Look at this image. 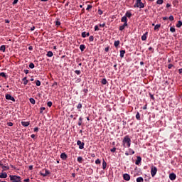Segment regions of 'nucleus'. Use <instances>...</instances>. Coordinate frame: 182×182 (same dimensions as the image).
<instances>
[{"label": "nucleus", "instance_id": "nucleus-1", "mask_svg": "<svg viewBox=\"0 0 182 182\" xmlns=\"http://www.w3.org/2000/svg\"><path fill=\"white\" fill-rule=\"evenodd\" d=\"M122 144L124 147H128V148L130 147V146L132 145V139H130V137H129L128 135L124 137V139L122 141Z\"/></svg>", "mask_w": 182, "mask_h": 182}, {"label": "nucleus", "instance_id": "nucleus-2", "mask_svg": "<svg viewBox=\"0 0 182 182\" xmlns=\"http://www.w3.org/2000/svg\"><path fill=\"white\" fill-rule=\"evenodd\" d=\"M121 22H124V24L122 26H119V31H123L127 26V17L123 16L121 19Z\"/></svg>", "mask_w": 182, "mask_h": 182}, {"label": "nucleus", "instance_id": "nucleus-3", "mask_svg": "<svg viewBox=\"0 0 182 182\" xmlns=\"http://www.w3.org/2000/svg\"><path fill=\"white\" fill-rule=\"evenodd\" d=\"M134 8H140V9L144 8V4L141 2V0H136Z\"/></svg>", "mask_w": 182, "mask_h": 182}, {"label": "nucleus", "instance_id": "nucleus-4", "mask_svg": "<svg viewBox=\"0 0 182 182\" xmlns=\"http://www.w3.org/2000/svg\"><path fill=\"white\" fill-rule=\"evenodd\" d=\"M10 181L12 182H21V176H18L16 175H10L9 176Z\"/></svg>", "mask_w": 182, "mask_h": 182}, {"label": "nucleus", "instance_id": "nucleus-5", "mask_svg": "<svg viewBox=\"0 0 182 182\" xmlns=\"http://www.w3.org/2000/svg\"><path fill=\"white\" fill-rule=\"evenodd\" d=\"M40 174L43 176V177H46V176H49V174H50V172H49L48 169L45 168L41 171Z\"/></svg>", "mask_w": 182, "mask_h": 182}, {"label": "nucleus", "instance_id": "nucleus-6", "mask_svg": "<svg viewBox=\"0 0 182 182\" xmlns=\"http://www.w3.org/2000/svg\"><path fill=\"white\" fill-rule=\"evenodd\" d=\"M157 174V168L156 166H152L151 168V175L154 177Z\"/></svg>", "mask_w": 182, "mask_h": 182}, {"label": "nucleus", "instance_id": "nucleus-7", "mask_svg": "<svg viewBox=\"0 0 182 182\" xmlns=\"http://www.w3.org/2000/svg\"><path fill=\"white\" fill-rule=\"evenodd\" d=\"M77 146H79V149L80 150H82V149L85 147V143H83V142L82 143V141L80 140H78L77 141Z\"/></svg>", "mask_w": 182, "mask_h": 182}, {"label": "nucleus", "instance_id": "nucleus-8", "mask_svg": "<svg viewBox=\"0 0 182 182\" xmlns=\"http://www.w3.org/2000/svg\"><path fill=\"white\" fill-rule=\"evenodd\" d=\"M6 100H11L12 102H15V98L9 94L6 95Z\"/></svg>", "mask_w": 182, "mask_h": 182}, {"label": "nucleus", "instance_id": "nucleus-9", "mask_svg": "<svg viewBox=\"0 0 182 182\" xmlns=\"http://www.w3.org/2000/svg\"><path fill=\"white\" fill-rule=\"evenodd\" d=\"M176 178V173H172L169 174V178L170 180H171L172 181H173V180H175Z\"/></svg>", "mask_w": 182, "mask_h": 182}, {"label": "nucleus", "instance_id": "nucleus-10", "mask_svg": "<svg viewBox=\"0 0 182 182\" xmlns=\"http://www.w3.org/2000/svg\"><path fill=\"white\" fill-rule=\"evenodd\" d=\"M123 178H124V180H125L126 181H129L130 180V175L127 173H124L123 175Z\"/></svg>", "mask_w": 182, "mask_h": 182}, {"label": "nucleus", "instance_id": "nucleus-11", "mask_svg": "<svg viewBox=\"0 0 182 182\" xmlns=\"http://www.w3.org/2000/svg\"><path fill=\"white\" fill-rule=\"evenodd\" d=\"M8 174L6 172L0 173V178H6Z\"/></svg>", "mask_w": 182, "mask_h": 182}, {"label": "nucleus", "instance_id": "nucleus-12", "mask_svg": "<svg viewBox=\"0 0 182 182\" xmlns=\"http://www.w3.org/2000/svg\"><path fill=\"white\" fill-rule=\"evenodd\" d=\"M141 162V157L137 156L135 164H136V166H138V164H140Z\"/></svg>", "mask_w": 182, "mask_h": 182}, {"label": "nucleus", "instance_id": "nucleus-13", "mask_svg": "<svg viewBox=\"0 0 182 182\" xmlns=\"http://www.w3.org/2000/svg\"><path fill=\"white\" fill-rule=\"evenodd\" d=\"M106 167H107V163H106V161H105V159H103V161H102V168H103V170H106Z\"/></svg>", "mask_w": 182, "mask_h": 182}, {"label": "nucleus", "instance_id": "nucleus-14", "mask_svg": "<svg viewBox=\"0 0 182 182\" xmlns=\"http://www.w3.org/2000/svg\"><path fill=\"white\" fill-rule=\"evenodd\" d=\"M60 157L63 160H66V159H68V156L65 153H62L60 154Z\"/></svg>", "mask_w": 182, "mask_h": 182}, {"label": "nucleus", "instance_id": "nucleus-15", "mask_svg": "<svg viewBox=\"0 0 182 182\" xmlns=\"http://www.w3.org/2000/svg\"><path fill=\"white\" fill-rule=\"evenodd\" d=\"M21 124L24 127H28V126H29V122H21Z\"/></svg>", "mask_w": 182, "mask_h": 182}, {"label": "nucleus", "instance_id": "nucleus-16", "mask_svg": "<svg viewBox=\"0 0 182 182\" xmlns=\"http://www.w3.org/2000/svg\"><path fill=\"white\" fill-rule=\"evenodd\" d=\"M126 16V18H132V13H130V11H127L125 16Z\"/></svg>", "mask_w": 182, "mask_h": 182}, {"label": "nucleus", "instance_id": "nucleus-17", "mask_svg": "<svg viewBox=\"0 0 182 182\" xmlns=\"http://www.w3.org/2000/svg\"><path fill=\"white\" fill-rule=\"evenodd\" d=\"M161 26V24H156L154 26V31H159V29H160Z\"/></svg>", "mask_w": 182, "mask_h": 182}, {"label": "nucleus", "instance_id": "nucleus-18", "mask_svg": "<svg viewBox=\"0 0 182 182\" xmlns=\"http://www.w3.org/2000/svg\"><path fill=\"white\" fill-rule=\"evenodd\" d=\"M80 49L81 52H83V50H85V49H86V46H85V45L82 44L80 46Z\"/></svg>", "mask_w": 182, "mask_h": 182}, {"label": "nucleus", "instance_id": "nucleus-19", "mask_svg": "<svg viewBox=\"0 0 182 182\" xmlns=\"http://www.w3.org/2000/svg\"><path fill=\"white\" fill-rule=\"evenodd\" d=\"M47 56H48V58H52V57L53 56V53L52 51H48V52L47 53Z\"/></svg>", "mask_w": 182, "mask_h": 182}, {"label": "nucleus", "instance_id": "nucleus-20", "mask_svg": "<svg viewBox=\"0 0 182 182\" xmlns=\"http://www.w3.org/2000/svg\"><path fill=\"white\" fill-rule=\"evenodd\" d=\"M126 53L125 50H121L120 51V58H124V54Z\"/></svg>", "mask_w": 182, "mask_h": 182}, {"label": "nucleus", "instance_id": "nucleus-21", "mask_svg": "<svg viewBox=\"0 0 182 182\" xmlns=\"http://www.w3.org/2000/svg\"><path fill=\"white\" fill-rule=\"evenodd\" d=\"M182 26V22L181 21H178V23L176 24V28H181Z\"/></svg>", "mask_w": 182, "mask_h": 182}, {"label": "nucleus", "instance_id": "nucleus-22", "mask_svg": "<svg viewBox=\"0 0 182 182\" xmlns=\"http://www.w3.org/2000/svg\"><path fill=\"white\" fill-rule=\"evenodd\" d=\"M144 181V179H143V177H139L136 178V182H143Z\"/></svg>", "mask_w": 182, "mask_h": 182}, {"label": "nucleus", "instance_id": "nucleus-23", "mask_svg": "<svg viewBox=\"0 0 182 182\" xmlns=\"http://www.w3.org/2000/svg\"><path fill=\"white\" fill-rule=\"evenodd\" d=\"M119 45H120V41H114V46H115V48H117V46H119Z\"/></svg>", "mask_w": 182, "mask_h": 182}, {"label": "nucleus", "instance_id": "nucleus-24", "mask_svg": "<svg viewBox=\"0 0 182 182\" xmlns=\"http://www.w3.org/2000/svg\"><path fill=\"white\" fill-rule=\"evenodd\" d=\"M23 85H28V80L26 77L23 78Z\"/></svg>", "mask_w": 182, "mask_h": 182}, {"label": "nucleus", "instance_id": "nucleus-25", "mask_svg": "<svg viewBox=\"0 0 182 182\" xmlns=\"http://www.w3.org/2000/svg\"><path fill=\"white\" fill-rule=\"evenodd\" d=\"M2 168H3L4 171H6V170H9V166H3Z\"/></svg>", "mask_w": 182, "mask_h": 182}, {"label": "nucleus", "instance_id": "nucleus-26", "mask_svg": "<svg viewBox=\"0 0 182 182\" xmlns=\"http://www.w3.org/2000/svg\"><path fill=\"white\" fill-rule=\"evenodd\" d=\"M101 83L102 85H107V80H106V78L102 79V81H101Z\"/></svg>", "mask_w": 182, "mask_h": 182}, {"label": "nucleus", "instance_id": "nucleus-27", "mask_svg": "<svg viewBox=\"0 0 182 182\" xmlns=\"http://www.w3.org/2000/svg\"><path fill=\"white\" fill-rule=\"evenodd\" d=\"M30 103H31L32 105H35V103H36V102L35 101V99L33 98H30Z\"/></svg>", "mask_w": 182, "mask_h": 182}, {"label": "nucleus", "instance_id": "nucleus-28", "mask_svg": "<svg viewBox=\"0 0 182 182\" xmlns=\"http://www.w3.org/2000/svg\"><path fill=\"white\" fill-rule=\"evenodd\" d=\"M82 160H83V158H82V156H79L77 159V161H78V163H82Z\"/></svg>", "mask_w": 182, "mask_h": 182}, {"label": "nucleus", "instance_id": "nucleus-29", "mask_svg": "<svg viewBox=\"0 0 182 182\" xmlns=\"http://www.w3.org/2000/svg\"><path fill=\"white\" fill-rule=\"evenodd\" d=\"M5 49H6V47L4 45L0 47V50H1V52H5Z\"/></svg>", "mask_w": 182, "mask_h": 182}, {"label": "nucleus", "instance_id": "nucleus-30", "mask_svg": "<svg viewBox=\"0 0 182 182\" xmlns=\"http://www.w3.org/2000/svg\"><path fill=\"white\" fill-rule=\"evenodd\" d=\"M129 153L132 156V155L134 154V151H133V149H129Z\"/></svg>", "mask_w": 182, "mask_h": 182}, {"label": "nucleus", "instance_id": "nucleus-31", "mask_svg": "<svg viewBox=\"0 0 182 182\" xmlns=\"http://www.w3.org/2000/svg\"><path fill=\"white\" fill-rule=\"evenodd\" d=\"M136 120H140V113L136 112Z\"/></svg>", "mask_w": 182, "mask_h": 182}, {"label": "nucleus", "instance_id": "nucleus-32", "mask_svg": "<svg viewBox=\"0 0 182 182\" xmlns=\"http://www.w3.org/2000/svg\"><path fill=\"white\" fill-rule=\"evenodd\" d=\"M157 5H162L163 4V0H157L156 1Z\"/></svg>", "mask_w": 182, "mask_h": 182}, {"label": "nucleus", "instance_id": "nucleus-33", "mask_svg": "<svg viewBox=\"0 0 182 182\" xmlns=\"http://www.w3.org/2000/svg\"><path fill=\"white\" fill-rule=\"evenodd\" d=\"M33 68H35V64H33V63L29 64V68L30 69H33Z\"/></svg>", "mask_w": 182, "mask_h": 182}, {"label": "nucleus", "instance_id": "nucleus-34", "mask_svg": "<svg viewBox=\"0 0 182 182\" xmlns=\"http://www.w3.org/2000/svg\"><path fill=\"white\" fill-rule=\"evenodd\" d=\"M146 39H147V36H146V34H144L141 36V41H146Z\"/></svg>", "mask_w": 182, "mask_h": 182}, {"label": "nucleus", "instance_id": "nucleus-35", "mask_svg": "<svg viewBox=\"0 0 182 182\" xmlns=\"http://www.w3.org/2000/svg\"><path fill=\"white\" fill-rule=\"evenodd\" d=\"M94 39H95V37H93V36H90L89 37V41H90V42H93Z\"/></svg>", "mask_w": 182, "mask_h": 182}, {"label": "nucleus", "instance_id": "nucleus-36", "mask_svg": "<svg viewBox=\"0 0 182 182\" xmlns=\"http://www.w3.org/2000/svg\"><path fill=\"white\" fill-rule=\"evenodd\" d=\"M170 31H171V32L174 33V32H176V28L174 27H171Z\"/></svg>", "mask_w": 182, "mask_h": 182}, {"label": "nucleus", "instance_id": "nucleus-37", "mask_svg": "<svg viewBox=\"0 0 182 182\" xmlns=\"http://www.w3.org/2000/svg\"><path fill=\"white\" fill-rule=\"evenodd\" d=\"M82 108V104L79 103L77 106V109H78V110H80V109Z\"/></svg>", "mask_w": 182, "mask_h": 182}, {"label": "nucleus", "instance_id": "nucleus-38", "mask_svg": "<svg viewBox=\"0 0 182 182\" xmlns=\"http://www.w3.org/2000/svg\"><path fill=\"white\" fill-rule=\"evenodd\" d=\"M36 86H41V81L40 80H36Z\"/></svg>", "mask_w": 182, "mask_h": 182}, {"label": "nucleus", "instance_id": "nucleus-39", "mask_svg": "<svg viewBox=\"0 0 182 182\" xmlns=\"http://www.w3.org/2000/svg\"><path fill=\"white\" fill-rule=\"evenodd\" d=\"M52 105L53 103L50 101L47 103V105L48 106V107H52Z\"/></svg>", "mask_w": 182, "mask_h": 182}, {"label": "nucleus", "instance_id": "nucleus-40", "mask_svg": "<svg viewBox=\"0 0 182 182\" xmlns=\"http://www.w3.org/2000/svg\"><path fill=\"white\" fill-rule=\"evenodd\" d=\"M0 76H1L2 77H6V75L5 74V73H1Z\"/></svg>", "mask_w": 182, "mask_h": 182}, {"label": "nucleus", "instance_id": "nucleus-41", "mask_svg": "<svg viewBox=\"0 0 182 182\" xmlns=\"http://www.w3.org/2000/svg\"><path fill=\"white\" fill-rule=\"evenodd\" d=\"M75 73L76 75H80V70H76L75 71Z\"/></svg>", "mask_w": 182, "mask_h": 182}, {"label": "nucleus", "instance_id": "nucleus-42", "mask_svg": "<svg viewBox=\"0 0 182 182\" xmlns=\"http://www.w3.org/2000/svg\"><path fill=\"white\" fill-rule=\"evenodd\" d=\"M55 25H56V26H60V21H55Z\"/></svg>", "mask_w": 182, "mask_h": 182}, {"label": "nucleus", "instance_id": "nucleus-43", "mask_svg": "<svg viewBox=\"0 0 182 182\" xmlns=\"http://www.w3.org/2000/svg\"><path fill=\"white\" fill-rule=\"evenodd\" d=\"M89 9H92V5H87L86 10L89 11Z\"/></svg>", "mask_w": 182, "mask_h": 182}, {"label": "nucleus", "instance_id": "nucleus-44", "mask_svg": "<svg viewBox=\"0 0 182 182\" xmlns=\"http://www.w3.org/2000/svg\"><path fill=\"white\" fill-rule=\"evenodd\" d=\"M82 38H86V32H82Z\"/></svg>", "mask_w": 182, "mask_h": 182}, {"label": "nucleus", "instance_id": "nucleus-45", "mask_svg": "<svg viewBox=\"0 0 182 182\" xmlns=\"http://www.w3.org/2000/svg\"><path fill=\"white\" fill-rule=\"evenodd\" d=\"M95 164H100V159H97L95 161Z\"/></svg>", "mask_w": 182, "mask_h": 182}, {"label": "nucleus", "instance_id": "nucleus-46", "mask_svg": "<svg viewBox=\"0 0 182 182\" xmlns=\"http://www.w3.org/2000/svg\"><path fill=\"white\" fill-rule=\"evenodd\" d=\"M110 151H111L112 153H114V151H116V147L112 148V149L110 150Z\"/></svg>", "mask_w": 182, "mask_h": 182}, {"label": "nucleus", "instance_id": "nucleus-47", "mask_svg": "<svg viewBox=\"0 0 182 182\" xmlns=\"http://www.w3.org/2000/svg\"><path fill=\"white\" fill-rule=\"evenodd\" d=\"M33 132H39V128L35 127V128L33 129Z\"/></svg>", "mask_w": 182, "mask_h": 182}, {"label": "nucleus", "instance_id": "nucleus-48", "mask_svg": "<svg viewBox=\"0 0 182 182\" xmlns=\"http://www.w3.org/2000/svg\"><path fill=\"white\" fill-rule=\"evenodd\" d=\"M169 20H170V21H174V16H169Z\"/></svg>", "mask_w": 182, "mask_h": 182}, {"label": "nucleus", "instance_id": "nucleus-49", "mask_svg": "<svg viewBox=\"0 0 182 182\" xmlns=\"http://www.w3.org/2000/svg\"><path fill=\"white\" fill-rule=\"evenodd\" d=\"M171 68H173V64H168V68L171 69Z\"/></svg>", "mask_w": 182, "mask_h": 182}, {"label": "nucleus", "instance_id": "nucleus-50", "mask_svg": "<svg viewBox=\"0 0 182 182\" xmlns=\"http://www.w3.org/2000/svg\"><path fill=\"white\" fill-rule=\"evenodd\" d=\"M45 107H41V111H40V113H43V110H45Z\"/></svg>", "mask_w": 182, "mask_h": 182}, {"label": "nucleus", "instance_id": "nucleus-51", "mask_svg": "<svg viewBox=\"0 0 182 182\" xmlns=\"http://www.w3.org/2000/svg\"><path fill=\"white\" fill-rule=\"evenodd\" d=\"M19 0H14V1H13V5H15V4H18V1Z\"/></svg>", "mask_w": 182, "mask_h": 182}, {"label": "nucleus", "instance_id": "nucleus-52", "mask_svg": "<svg viewBox=\"0 0 182 182\" xmlns=\"http://www.w3.org/2000/svg\"><path fill=\"white\" fill-rule=\"evenodd\" d=\"M100 26H101V28H105V26H106V23L100 24Z\"/></svg>", "mask_w": 182, "mask_h": 182}, {"label": "nucleus", "instance_id": "nucleus-53", "mask_svg": "<svg viewBox=\"0 0 182 182\" xmlns=\"http://www.w3.org/2000/svg\"><path fill=\"white\" fill-rule=\"evenodd\" d=\"M7 124H8V126H10V127L14 126V123H12V122H9Z\"/></svg>", "mask_w": 182, "mask_h": 182}, {"label": "nucleus", "instance_id": "nucleus-54", "mask_svg": "<svg viewBox=\"0 0 182 182\" xmlns=\"http://www.w3.org/2000/svg\"><path fill=\"white\" fill-rule=\"evenodd\" d=\"M95 31H99V26H95Z\"/></svg>", "mask_w": 182, "mask_h": 182}, {"label": "nucleus", "instance_id": "nucleus-55", "mask_svg": "<svg viewBox=\"0 0 182 182\" xmlns=\"http://www.w3.org/2000/svg\"><path fill=\"white\" fill-rule=\"evenodd\" d=\"M173 5H176V4H178V1L177 0H175L173 1Z\"/></svg>", "mask_w": 182, "mask_h": 182}, {"label": "nucleus", "instance_id": "nucleus-56", "mask_svg": "<svg viewBox=\"0 0 182 182\" xmlns=\"http://www.w3.org/2000/svg\"><path fill=\"white\" fill-rule=\"evenodd\" d=\"M24 73H26V75H28V73H29V70H24Z\"/></svg>", "mask_w": 182, "mask_h": 182}, {"label": "nucleus", "instance_id": "nucleus-57", "mask_svg": "<svg viewBox=\"0 0 182 182\" xmlns=\"http://www.w3.org/2000/svg\"><path fill=\"white\" fill-rule=\"evenodd\" d=\"M105 52H109V48H108V47L105 48Z\"/></svg>", "mask_w": 182, "mask_h": 182}, {"label": "nucleus", "instance_id": "nucleus-58", "mask_svg": "<svg viewBox=\"0 0 182 182\" xmlns=\"http://www.w3.org/2000/svg\"><path fill=\"white\" fill-rule=\"evenodd\" d=\"M170 6H171V5L170 4H166V8H170Z\"/></svg>", "mask_w": 182, "mask_h": 182}, {"label": "nucleus", "instance_id": "nucleus-59", "mask_svg": "<svg viewBox=\"0 0 182 182\" xmlns=\"http://www.w3.org/2000/svg\"><path fill=\"white\" fill-rule=\"evenodd\" d=\"M125 155H126V156H130V154H129V152L126 151V152H125Z\"/></svg>", "mask_w": 182, "mask_h": 182}, {"label": "nucleus", "instance_id": "nucleus-60", "mask_svg": "<svg viewBox=\"0 0 182 182\" xmlns=\"http://www.w3.org/2000/svg\"><path fill=\"white\" fill-rule=\"evenodd\" d=\"M31 139H35V134H31Z\"/></svg>", "mask_w": 182, "mask_h": 182}, {"label": "nucleus", "instance_id": "nucleus-61", "mask_svg": "<svg viewBox=\"0 0 182 182\" xmlns=\"http://www.w3.org/2000/svg\"><path fill=\"white\" fill-rule=\"evenodd\" d=\"M31 31H35V26L31 27Z\"/></svg>", "mask_w": 182, "mask_h": 182}, {"label": "nucleus", "instance_id": "nucleus-62", "mask_svg": "<svg viewBox=\"0 0 182 182\" xmlns=\"http://www.w3.org/2000/svg\"><path fill=\"white\" fill-rule=\"evenodd\" d=\"M78 126H82V122L80 121L78 122Z\"/></svg>", "mask_w": 182, "mask_h": 182}, {"label": "nucleus", "instance_id": "nucleus-63", "mask_svg": "<svg viewBox=\"0 0 182 182\" xmlns=\"http://www.w3.org/2000/svg\"><path fill=\"white\" fill-rule=\"evenodd\" d=\"M24 181L25 182H29V178L25 179Z\"/></svg>", "mask_w": 182, "mask_h": 182}, {"label": "nucleus", "instance_id": "nucleus-64", "mask_svg": "<svg viewBox=\"0 0 182 182\" xmlns=\"http://www.w3.org/2000/svg\"><path fill=\"white\" fill-rule=\"evenodd\" d=\"M179 73H182V68L179 69Z\"/></svg>", "mask_w": 182, "mask_h": 182}]
</instances>
